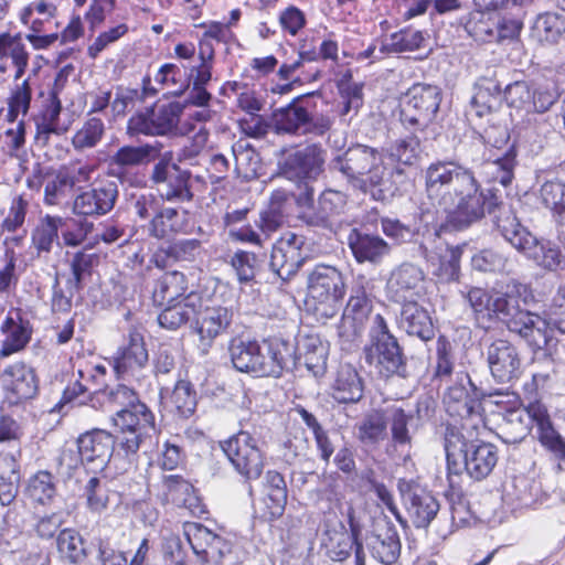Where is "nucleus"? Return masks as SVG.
Here are the masks:
<instances>
[{
    "label": "nucleus",
    "instance_id": "f257e3e1",
    "mask_svg": "<svg viewBox=\"0 0 565 565\" xmlns=\"http://www.w3.org/2000/svg\"><path fill=\"white\" fill-rule=\"evenodd\" d=\"M424 181L428 204L436 214L433 226L438 236L463 231L501 205L495 191L483 190L470 169L452 161L429 163Z\"/></svg>",
    "mask_w": 565,
    "mask_h": 565
},
{
    "label": "nucleus",
    "instance_id": "f03ea898",
    "mask_svg": "<svg viewBox=\"0 0 565 565\" xmlns=\"http://www.w3.org/2000/svg\"><path fill=\"white\" fill-rule=\"evenodd\" d=\"M443 403L447 415L444 423V448L448 478L452 483L451 476H458L461 471L457 457L468 444L478 439L484 426V416L481 401L461 383H455L446 390Z\"/></svg>",
    "mask_w": 565,
    "mask_h": 565
},
{
    "label": "nucleus",
    "instance_id": "7ed1b4c3",
    "mask_svg": "<svg viewBox=\"0 0 565 565\" xmlns=\"http://www.w3.org/2000/svg\"><path fill=\"white\" fill-rule=\"evenodd\" d=\"M337 162L352 186L381 202L397 191L392 177L404 172L399 168H387L377 149L365 145L350 147L337 158Z\"/></svg>",
    "mask_w": 565,
    "mask_h": 565
},
{
    "label": "nucleus",
    "instance_id": "20e7f679",
    "mask_svg": "<svg viewBox=\"0 0 565 565\" xmlns=\"http://www.w3.org/2000/svg\"><path fill=\"white\" fill-rule=\"evenodd\" d=\"M495 224L505 241L519 252L535 259L545 269L556 270L559 268L563 258L561 248L550 242L541 243L521 224L511 209L501 211L497 216Z\"/></svg>",
    "mask_w": 565,
    "mask_h": 565
},
{
    "label": "nucleus",
    "instance_id": "39448f33",
    "mask_svg": "<svg viewBox=\"0 0 565 565\" xmlns=\"http://www.w3.org/2000/svg\"><path fill=\"white\" fill-rule=\"evenodd\" d=\"M218 444L234 470L246 482L260 478L266 466V452L258 438L241 429Z\"/></svg>",
    "mask_w": 565,
    "mask_h": 565
},
{
    "label": "nucleus",
    "instance_id": "423d86ee",
    "mask_svg": "<svg viewBox=\"0 0 565 565\" xmlns=\"http://www.w3.org/2000/svg\"><path fill=\"white\" fill-rule=\"evenodd\" d=\"M200 310L193 322V331L198 335V347L202 353L207 354L215 340L227 333L234 319L232 306L224 305L216 294L203 292L200 300Z\"/></svg>",
    "mask_w": 565,
    "mask_h": 565
},
{
    "label": "nucleus",
    "instance_id": "0eeeda50",
    "mask_svg": "<svg viewBox=\"0 0 565 565\" xmlns=\"http://www.w3.org/2000/svg\"><path fill=\"white\" fill-rule=\"evenodd\" d=\"M441 103L435 85L416 83L407 89L401 103L399 120L413 132L423 131L434 120Z\"/></svg>",
    "mask_w": 565,
    "mask_h": 565
},
{
    "label": "nucleus",
    "instance_id": "6e6552de",
    "mask_svg": "<svg viewBox=\"0 0 565 565\" xmlns=\"http://www.w3.org/2000/svg\"><path fill=\"white\" fill-rule=\"evenodd\" d=\"M349 529L338 518L335 513H327L322 523V542L330 557L335 562L348 559L359 544L363 546L361 540L362 527L355 518L353 508L347 513Z\"/></svg>",
    "mask_w": 565,
    "mask_h": 565
},
{
    "label": "nucleus",
    "instance_id": "1a4fd4ad",
    "mask_svg": "<svg viewBox=\"0 0 565 565\" xmlns=\"http://www.w3.org/2000/svg\"><path fill=\"white\" fill-rule=\"evenodd\" d=\"M119 381H139L149 363V352L143 333L137 327L128 330L124 342L107 360Z\"/></svg>",
    "mask_w": 565,
    "mask_h": 565
},
{
    "label": "nucleus",
    "instance_id": "9d476101",
    "mask_svg": "<svg viewBox=\"0 0 565 565\" xmlns=\"http://www.w3.org/2000/svg\"><path fill=\"white\" fill-rule=\"evenodd\" d=\"M308 294L317 302L315 310L321 316L332 317L337 303L345 295L344 278L335 267L318 265L308 279Z\"/></svg>",
    "mask_w": 565,
    "mask_h": 565
},
{
    "label": "nucleus",
    "instance_id": "9b49d317",
    "mask_svg": "<svg viewBox=\"0 0 565 565\" xmlns=\"http://www.w3.org/2000/svg\"><path fill=\"white\" fill-rule=\"evenodd\" d=\"M1 388L4 403L23 406L39 395L40 377L26 361H14L2 370Z\"/></svg>",
    "mask_w": 565,
    "mask_h": 565
},
{
    "label": "nucleus",
    "instance_id": "f8f14e48",
    "mask_svg": "<svg viewBox=\"0 0 565 565\" xmlns=\"http://www.w3.org/2000/svg\"><path fill=\"white\" fill-rule=\"evenodd\" d=\"M373 299L363 285L352 287L341 322L339 337L344 342H354L364 332L373 312Z\"/></svg>",
    "mask_w": 565,
    "mask_h": 565
},
{
    "label": "nucleus",
    "instance_id": "ddd939ff",
    "mask_svg": "<svg viewBox=\"0 0 565 565\" xmlns=\"http://www.w3.org/2000/svg\"><path fill=\"white\" fill-rule=\"evenodd\" d=\"M118 185L107 178H97L88 190L78 193L72 211L77 216L99 217L108 214L118 199Z\"/></svg>",
    "mask_w": 565,
    "mask_h": 565
},
{
    "label": "nucleus",
    "instance_id": "4468645a",
    "mask_svg": "<svg viewBox=\"0 0 565 565\" xmlns=\"http://www.w3.org/2000/svg\"><path fill=\"white\" fill-rule=\"evenodd\" d=\"M292 356L294 351L289 342L277 338L264 339L259 342L249 375L279 379L288 370Z\"/></svg>",
    "mask_w": 565,
    "mask_h": 565
},
{
    "label": "nucleus",
    "instance_id": "2eb2a0df",
    "mask_svg": "<svg viewBox=\"0 0 565 565\" xmlns=\"http://www.w3.org/2000/svg\"><path fill=\"white\" fill-rule=\"evenodd\" d=\"M498 460V447L487 441H480L478 445H473V441L468 444L465 450L457 457V461L461 466L460 472L465 469L467 475L476 481H481L489 477L495 468ZM460 476L461 473L451 476L452 483L448 480L452 489H455L456 486L455 478ZM447 479L449 478L447 477Z\"/></svg>",
    "mask_w": 565,
    "mask_h": 565
},
{
    "label": "nucleus",
    "instance_id": "dca6fc26",
    "mask_svg": "<svg viewBox=\"0 0 565 565\" xmlns=\"http://www.w3.org/2000/svg\"><path fill=\"white\" fill-rule=\"evenodd\" d=\"M161 151V143H143L140 146H122L108 159L107 174L121 182L129 180V170L154 161Z\"/></svg>",
    "mask_w": 565,
    "mask_h": 565
},
{
    "label": "nucleus",
    "instance_id": "f3484780",
    "mask_svg": "<svg viewBox=\"0 0 565 565\" xmlns=\"http://www.w3.org/2000/svg\"><path fill=\"white\" fill-rule=\"evenodd\" d=\"M3 339L0 344V359L24 351L32 340L33 324L22 309L9 311L0 324Z\"/></svg>",
    "mask_w": 565,
    "mask_h": 565
},
{
    "label": "nucleus",
    "instance_id": "a211bd4d",
    "mask_svg": "<svg viewBox=\"0 0 565 565\" xmlns=\"http://www.w3.org/2000/svg\"><path fill=\"white\" fill-rule=\"evenodd\" d=\"M487 361L498 383H510L521 374V359L515 347L508 340H494L488 347Z\"/></svg>",
    "mask_w": 565,
    "mask_h": 565
},
{
    "label": "nucleus",
    "instance_id": "6ab92c4d",
    "mask_svg": "<svg viewBox=\"0 0 565 565\" xmlns=\"http://www.w3.org/2000/svg\"><path fill=\"white\" fill-rule=\"evenodd\" d=\"M508 298H510L508 292L493 296L480 287H472L467 294L475 320L484 330L493 328L499 322L500 313L507 308Z\"/></svg>",
    "mask_w": 565,
    "mask_h": 565
},
{
    "label": "nucleus",
    "instance_id": "aec40b11",
    "mask_svg": "<svg viewBox=\"0 0 565 565\" xmlns=\"http://www.w3.org/2000/svg\"><path fill=\"white\" fill-rule=\"evenodd\" d=\"M366 360L384 377L405 372L406 361L397 339L372 341L366 349Z\"/></svg>",
    "mask_w": 565,
    "mask_h": 565
},
{
    "label": "nucleus",
    "instance_id": "412c9836",
    "mask_svg": "<svg viewBox=\"0 0 565 565\" xmlns=\"http://www.w3.org/2000/svg\"><path fill=\"white\" fill-rule=\"evenodd\" d=\"M388 289L395 302L420 299L426 295L425 275L413 264H402L392 273Z\"/></svg>",
    "mask_w": 565,
    "mask_h": 565
},
{
    "label": "nucleus",
    "instance_id": "4be33fe9",
    "mask_svg": "<svg viewBox=\"0 0 565 565\" xmlns=\"http://www.w3.org/2000/svg\"><path fill=\"white\" fill-rule=\"evenodd\" d=\"M302 236L286 232L273 246L270 265L279 276L295 274L303 264Z\"/></svg>",
    "mask_w": 565,
    "mask_h": 565
},
{
    "label": "nucleus",
    "instance_id": "5701e85b",
    "mask_svg": "<svg viewBox=\"0 0 565 565\" xmlns=\"http://www.w3.org/2000/svg\"><path fill=\"white\" fill-rule=\"evenodd\" d=\"M185 296H181L175 301L159 307L157 321L159 326L167 330H178L185 326L190 320L194 322L196 310H200L203 292L190 290Z\"/></svg>",
    "mask_w": 565,
    "mask_h": 565
},
{
    "label": "nucleus",
    "instance_id": "b1692460",
    "mask_svg": "<svg viewBox=\"0 0 565 565\" xmlns=\"http://www.w3.org/2000/svg\"><path fill=\"white\" fill-rule=\"evenodd\" d=\"M371 555L383 565H394L402 551V543L396 526L391 521L376 523L370 535Z\"/></svg>",
    "mask_w": 565,
    "mask_h": 565
},
{
    "label": "nucleus",
    "instance_id": "393cba45",
    "mask_svg": "<svg viewBox=\"0 0 565 565\" xmlns=\"http://www.w3.org/2000/svg\"><path fill=\"white\" fill-rule=\"evenodd\" d=\"M405 509L416 529H427L439 511L435 495L423 488L408 486L403 493Z\"/></svg>",
    "mask_w": 565,
    "mask_h": 565
},
{
    "label": "nucleus",
    "instance_id": "a878e982",
    "mask_svg": "<svg viewBox=\"0 0 565 565\" xmlns=\"http://www.w3.org/2000/svg\"><path fill=\"white\" fill-rule=\"evenodd\" d=\"M323 149L320 145H307L289 153L284 162V171L291 178L315 179L322 170Z\"/></svg>",
    "mask_w": 565,
    "mask_h": 565
},
{
    "label": "nucleus",
    "instance_id": "bb28decb",
    "mask_svg": "<svg viewBox=\"0 0 565 565\" xmlns=\"http://www.w3.org/2000/svg\"><path fill=\"white\" fill-rule=\"evenodd\" d=\"M30 54L23 43L21 33H0V75L14 70V81L20 79L26 72Z\"/></svg>",
    "mask_w": 565,
    "mask_h": 565
},
{
    "label": "nucleus",
    "instance_id": "cd10ccee",
    "mask_svg": "<svg viewBox=\"0 0 565 565\" xmlns=\"http://www.w3.org/2000/svg\"><path fill=\"white\" fill-rule=\"evenodd\" d=\"M190 291L189 278L180 270H166L150 285V300L153 307L159 308L170 301L178 300Z\"/></svg>",
    "mask_w": 565,
    "mask_h": 565
},
{
    "label": "nucleus",
    "instance_id": "c85d7f7f",
    "mask_svg": "<svg viewBox=\"0 0 565 565\" xmlns=\"http://www.w3.org/2000/svg\"><path fill=\"white\" fill-rule=\"evenodd\" d=\"M348 245L354 259L359 264H377L388 255L391 250L388 243L381 236L364 233L359 228L351 230L348 236Z\"/></svg>",
    "mask_w": 565,
    "mask_h": 565
},
{
    "label": "nucleus",
    "instance_id": "c756f323",
    "mask_svg": "<svg viewBox=\"0 0 565 565\" xmlns=\"http://www.w3.org/2000/svg\"><path fill=\"white\" fill-rule=\"evenodd\" d=\"M63 105L42 102L38 110L32 115L35 132L34 139L42 146H47L52 136H63L68 126L61 122Z\"/></svg>",
    "mask_w": 565,
    "mask_h": 565
},
{
    "label": "nucleus",
    "instance_id": "7c9ffc66",
    "mask_svg": "<svg viewBox=\"0 0 565 565\" xmlns=\"http://www.w3.org/2000/svg\"><path fill=\"white\" fill-rule=\"evenodd\" d=\"M331 396L339 404H356L364 395V382L351 364L340 365L331 384Z\"/></svg>",
    "mask_w": 565,
    "mask_h": 565
},
{
    "label": "nucleus",
    "instance_id": "2f4dec72",
    "mask_svg": "<svg viewBox=\"0 0 565 565\" xmlns=\"http://www.w3.org/2000/svg\"><path fill=\"white\" fill-rule=\"evenodd\" d=\"M418 299L399 302L402 305L399 323L409 335H416L427 342L435 337V327L429 312Z\"/></svg>",
    "mask_w": 565,
    "mask_h": 565
},
{
    "label": "nucleus",
    "instance_id": "473e14b6",
    "mask_svg": "<svg viewBox=\"0 0 565 565\" xmlns=\"http://www.w3.org/2000/svg\"><path fill=\"white\" fill-rule=\"evenodd\" d=\"M76 447L87 463L96 460L104 462L113 455V434L106 429L92 428L77 436Z\"/></svg>",
    "mask_w": 565,
    "mask_h": 565
},
{
    "label": "nucleus",
    "instance_id": "72a5a7b5",
    "mask_svg": "<svg viewBox=\"0 0 565 565\" xmlns=\"http://www.w3.org/2000/svg\"><path fill=\"white\" fill-rule=\"evenodd\" d=\"M23 494L34 507L50 505L57 495V481L55 476L46 469L35 471L28 478Z\"/></svg>",
    "mask_w": 565,
    "mask_h": 565
},
{
    "label": "nucleus",
    "instance_id": "f704fd0d",
    "mask_svg": "<svg viewBox=\"0 0 565 565\" xmlns=\"http://www.w3.org/2000/svg\"><path fill=\"white\" fill-rule=\"evenodd\" d=\"M388 417L383 408L366 413L356 424L358 440L369 447H376L387 438Z\"/></svg>",
    "mask_w": 565,
    "mask_h": 565
},
{
    "label": "nucleus",
    "instance_id": "c9c22d12",
    "mask_svg": "<svg viewBox=\"0 0 565 565\" xmlns=\"http://www.w3.org/2000/svg\"><path fill=\"white\" fill-rule=\"evenodd\" d=\"M135 403H140L138 393L122 383L96 390L90 395V405L94 408L126 409L135 406Z\"/></svg>",
    "mask_w": 565,
    "mask_h": 565
},
{
    "label": "nucleus",
    "instance_id": "e433bc0d",
    "mask_svg": "<svg viewBox=\"0 0 565 565\" xmlns=\"http://www.w3.org/2000/svg\"><path fill=\"white\" fill-rule=\"evenodd\" d=\"M154 415L142 402L135 403V406L116 412L115 426L124 430L146 436L149 429H154Z\"/></svg>",
    "mask_w": 565,
    "mask_h": 565
},
{
    "label": "nucleus",
    "instance_id": "4c0bfd02",
    "mask_svg": "<svg viewBox=\"0 0 565 565\" xmlns=\"http://www.w3.org/2000/svg\"><path fill=\"white\" fill-rule=\"evenodd\" d=\"M184 217L179 209L163 206L148 223V235L157 239H164L182 232Z\"/></svg>",
    "mask_w": 565,
    "mask_h": 565
},
{
    "label": "nucleus",
    "instance_id": "58836bf2",
    "mask_svg": "<svg viewBox=\"0 0 565 565\" xmlns=\"http://www.w3.org/2000/svg\"><path fill=\"white\" fill-rule=\"evenodd\" d=\"M146 436L134 433L131 430L116 429L113 434L114 438V460H122L129 468H137L139 461V450Z\"/></svg>",
    "mask_w": 565,
    "mask_h": 565
},
{
    "label": "nucleus",
    "instance_id": "ea45409f",
    "mask_svg": "<svg viewBox=\"0 0 565 565\" xmlns=\"http://www.w3.org/2000/svg\"><path fill=\"white\" fill-rule=\"evenodd\" d=\"M456 365L455 343L446 334H439L436 340L433 381L447 382L451 380Z\"/></svg>",
    "mask_w": 565,
    "mask_h": 565
},
{
    "label": "nucleus",
    "instance_id": "a19ab883",
    "mask_svg": "<svg viewBox=\"0 0 565 565\" xmlns=\"http://www.w3.org/2000/svg\"><path fill=\"white\" fill-rule=\"evenodd\" d=\"M466 244L456 246H446L444 250L437 254V262L433 275L439 282L449 284L458 281L460 277V262Z\"/></svg>",
    "mask_w": 565,
    "mask_h": 565
},
{
    "label": "nucleus",
    "instance_id": "79ce46f5",
    "mask_svg": "<svg viewBox=\"0 0 565 565\" xmlns=\"http://www.w3.org/2000/svg\"><path fill=\"white\" fill-rule=\"evenodd\" d=\"M32 98L33 88L30 83V77L24 78L21 83H17L11 87L6 98L7 111L4 121L14 124L20 115L25 116L30 111Z\"/></svg>",
    "mask_w": 565,
    "mask_h": 565
},
{
    "label": "nucleus",
    "instance_id": "37998d69",
    "mask_svg": "<svg viewBox=\"0 0 565 565\" xmlns=\"http://www.w3.org/2000/svg\"><path fill=\"white\" fill-rule=\"evenodd\" d=\"M56 547L62 561L68 564H81L87 557L85 541L73 527H65L58 532Z\"/></svg>",
    "mask_w": 565,
    "mask_h": 565
},
{
    "label": "nucleus",
    "instance_id": "c03bdc74",
    "mask_svg": "<svg viewBox=\"0 0 565 565\" xmlns=\"http://www.w3.org/2000/svg\"><path fill=\"white\" fill-rule=\"evenodd\" d=\"M271 120L277 132L296 134L301 126L311 121V115L306 107L292 102L274 111Z\"/></svg>",
    "mask_w": 565,
    "mask_h": 565
},
{
    "label": "nucleus",
    "instance_id": "a18cd8bd",
    "mask_svg": "<svg viewBox=\"0 0 565 565\" xmlns=\"http://www.w3.org/2000/svg\"><path fill=\"white\" fill-rule=\"evenodd\" d=\"M338 90L341 102L338 105V114L345 117L353 113L356 115L363 106V84L352 82V73L347 71L338 82Z\"/></svg>",
    "mask_w": 565,
    "mask_h": 565
},
{
    "label": "nucleus",
    "instance_id": "49530a36",
    "mask_svg": "<svg viewBox=\"0 0 565 565\" xmlns=\"http://www.w3.org/2000/svg\"><path fill=\"white\" fill-rule=\"evenodd\" d=\"M167 404L172 413L180 418H190L196 409V392L189 381L175 383Z\"/></svg>",
    "mask_w": 565,
    "mask_h": 565
},
{
    "label": "nucleus",
    "instance_id": "de8ad7c7",
    "mask_svg": "<svg viewBox=\"0 0 565 565\" xmlns=\"http://www.w3.org/2000/svg\"><path fill=\"white\" fill-rule=\"evenodd\" d=\"M258 347L259 341L256 339L232 338L228 342V353L233 367L241 373L249 374Z\"/></svg>",
    "mask_w": 565,
    "mask_h": 565
},
{
    "label": "nucleus",
    "instance_id": "09e8293b",
    "mask_svg": "<svg viewBox=\"0 0 565 565\" xmlns=\"http://www.w3.org/2000/svg\"><path fill=\"white\" fill-rule=\"evenodd\" d=\"M106 127L98 116H87L72 137V146L77 151L96 147L104 138Z\"/></svg>",
    "mask_w": 565,
    "mask_h": 565
},
{
    "label": "nucleus",
    "instance_id": "8fccbe9b",
    "mask_svg": "<svg viewBox=\"0 0 565 565\" xmlns=\"http://www.w3.org/2000/svg\"><path fill=\"white\" fill-rule=\"evenodd\" d=\"M63 225V218L57 215L46 214L40 218L32 232V244L38 253L51 252L53 244L58 238V228Z\"/></svg>",
    "mask_w": 565,
    "mask_h": 565
},
{
    "label": "nucleus",
    "instance_id": "3c124183",
    "mask_svg": "<svg viewBox=\"0 0 565 565\" xmlns=\"http://www.w3.org/2000/svg\"><path fill=\"white\" fill-rule=\"evenodd\" d=\"M523 28L524 22L519 14L495 11L494 43L503 45L519 42Z\"/></svg>",
    "mask_w": 565,
    "mask_h": 565
},
{
    "label": "nucleus",
    "instance_id": "603ef678",
    "mask_svg": "<svg viewBox=\"0 0 565 565\" xmlns=\"http://www.w3.org/2000/svg\"><path fill=\"white\" fill-rule=\"evenodd\" d=\"M465 29L476 41L494 43L495 11L477 10L471 12Z\"/></svg>",
    "mask_w": 565,
    "mask_h": 565
},
{
    "label": "nucleus",
    "instance_id": "864d4df0",
    "mask_svg": "<svg viewBox=\"0 0 565 565\" xmlns=\"http://www.w3.org/2000/svg\"><path fill=\"white\" fill-rule=\"evenodd\" d=\"M171 178L166 182V192L160 196L166 202H191L194 194L191 190V172L181 170L177 164H172Z\"/></svg>",
    "mask_w": 565,
    "mask_h": 565
},
{
    "label": "nucleus",
    "instance_id": "5fc2aeb1",
    "mask_svg": "<svg viewBox=\"0 0 565 565\" xmlns=\"http://www.w3.org/2000/svg\"><path fill=\"white\" fill-rule=\"evenodd\" d=\"M425 38L423 32L415 30L412 26H405L390 35V42L383 44L380 47V52L384 54L388 53H402L412 52L420 49Z\"/></svg>",
    "mask_w": 565,
    "mask_h": 565
},
{
    "label": "nucleus",
    "instance_id": "6e6d98bb",
    "mask_svg": "<svg viewBox=\"0 0 565 565\" xmlns=\"http://www.w3.org/2000/svg\"><path fill=\"white\" fill-rule=\"evenodd\" d=\"M388 154L397 163L396 168L415 166L420 156V140L414 134L399 138L391 145Z\"/></svg>",
    "mask_w": 565,
    "mask_h": 565
},
{
    "label": "nucleus",
    "instance_id": "4d7b16f0",
    "mask_svg": "<svg viewBox=\"0 0 565 565\" xmlns=\"http://www.w3.org/2000/svg\"><path fill=\"white\" fill-rule=\"evenodd\" d=\"M295 412L299 414L303 423L311 429L319 457L322 461L329 462L334 452V446L329 437L328 431L321 426L317 417L308 412L303 406L297 405Z\"/></svg>",
    "mask_w": 565,
    "mask_h": 565
},
{
    "label": "nucleus",
    "instance_id": "13d9d810",
    "mask_svg": "<svg viewBox=\"0 0 565 565\" xmlns=\"http://www.w3.org/2000/svg\"><path fill=\"white\" fill-rule=\"evenodd\" d=\"M499 321L503 322L511 332L524 338L533 333L535 326L533 315L519 306H512L510 298L507 299V308L500 313Z\"/></svg>",
    "mask_w": 565,
    "mask_h": 565
},
{
    "label": "nucleus",
    "instance_id": "bf43d9fd",
    "mask_svg": "<svg viewBox=\"0 0 565 565\" xmlns=\"http://www.w3.org/2000/svg\"><path fill=\"white\" fill-rule=\"evenodd\" d=\"M203 564L210 565H234V545L231 540L217 535L207 547L196 555Z\"/></svg>",
    "mask_w": 565,
    "mask_h": 565
},
{
    "label": "nucleus",
    "instance_id": "052dcab7",
    "mask_svg": "<svg viewBox=\"0 0 565 565\" xmlns=\"http://www.w3.org/2000/svg\"><path fill=\"white\" fill-rule=\"evenodd\" d=\"M83 497L86 500V508L90 513L100 514L108 509L109 489L107 482L98 477H92L86 482Z\"/></svg>",
    "mask_w": 565,
    "mask_h": 565
},
{
    "label": "nucleus",
    "instance_id": "680f3d73",
    "mask_svg": "<svg viewBox=\"0 0 565 565\" xmlns=\"http://www.w3.org/2000/svg\"><path fill=\"white\" fill-rule=\"evenodd\" d=\"M534 31L541 41L556 43L565 33V18L556 12H544L536 18Z\"/></svg>",
    "mask_w": 565,
    "mask_h": 565
},
{
    "label": "nucleus",
    "instance_id": "e2e57ef3",
    "mask_svg": "<svg viewBox=\"0 0 565 565\" xmlns=\"http://www.w3.org/2000/svg\"><path fill=\"white\" fill-rule=\"evenodd\" d=\"M559 98V93L553 82H532L530 114L547 111Z\"/></svg>",
    "mask_w": 565,
    "mask_h": 565
},
{
    "label": "nucleus",
    "instance_id": "0e129e2a",
    "mask_svg": "<svg viewBox=\"0 0 565 565\" xmlns=\"http://www.w3.org/2000/svg\"><path fill=\"white\" fill-rule=\"evenodd\" d=\"M129 33V25L126 22L117 23L99 32L87 46V56L96 60L105 50L116 44Z\"/></svg>",
    "mask_w": 565,
    "mask_h": 565
},
{
    "label": "nucleus",
    "instance_id": "69168bd1",
    "mask_svg": "<svg viewBox=\"0 0 565 565\" xmlns=\"http://www.w3.org/2000/svg\"><path fill=\"white\" fill-rule=\"evenodd\" d=\"M153 118L159 136L172 132L180 121L183 106L178 102L153 105Z\"/></svg>",
    "mask_w": 565,
    "mask_h": 565
},
{
    "label": "nucleus",
    "instance_id": "338daca9",
    "mask_svg": "<svg viewBox=\"0 0 565 565\" xmlns=\"http://www.w3.org/2000/svg\"><path fill=\"white\" fill-rule=\"evenodd\" d=\"M100 263V256L97 253H87L85 249L78 250L71 260V271L75 288L81 290L85 278L90 277L95 267Z\"/></svg>",
    "mask_w": 565,
    "mask_h": 565
},
{
    "label": "nucleus",
    "instance_id": "774afa93",
    "mask_svg": "<svg viewBox=\"0 0 565 565\" xmlns=\"http://www.w3.org/2000/svg\"><path fill=\"white\" fill-rule=\"evenodd\" d=\"M544 205L553 212L557 222L565 213V183L561 181H546L541 188Z\"/></svg>",
    "mask_w": 565,
    "mask_h": 565
}]
</instances>
